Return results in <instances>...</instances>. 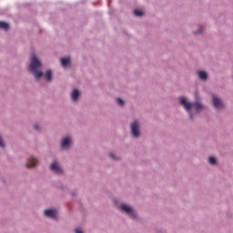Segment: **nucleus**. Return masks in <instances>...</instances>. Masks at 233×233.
<instances>
[{"mask_svg":"<svg viewBox=\"0 0 233 233\" xmlns=\"http://www.w3.org/2000/svg\"><path fill=\"white\" fill-rule=\"evenodd\" d=\"M213 105L215 108H223V102L219 97L213 95Z\"/></svg>","mask_w":233,"mask_h":233,"instance_id":"6","label":"nucleus"},{"mask_svg":"<svg viewBox=\"0 0 233 233\" xmlns=\"http://www.w3.org/2000/svg\"><path fill=\"white\" fill-rule=\"evenodd\" d=\"M35 130H39V126H38V125H35Z\"/></svg>","mask_w":233,"mask_h":233,"instance_id":"21","label":"nucleus"},{"mask_svg":"<svg viewBox=\"0 0 233 233\" xmlns=\"http://www.w3.org/2000/svg\"><path fill=\"white\" fill-rule=\"evenodd\" d=\"M75 232L76 233H83V231L81 229H79V228L75 229Z\"/></svg>","mask_w":233,"mask_h":233,"instance_id":"20","label":"nucleus"},{"mask_svg":"<svg viewBox=\"0 0 233 233\" xmlns=\"http://www.w3.org/2000/svg\"><path fill=\"white\" fill-rule=\"evenodd\" d=\"M70 142H71L70 137H64L61 143L62 148H68V147H70Z\"/></svg>","mask_w":233,"mask_h":233,"instance_id":"8","label":"nucleus"},{"mask_svg":"<svg viewBox=\"0 0 233 233\" xmlns=\"http://www.w3.org/2000/svg\"><path fill=\"white\" fill-rule=\"evenodd\" d=\"M62 66H68L70 65V57H64L60 59Z\"/></svg>","mask_w":233,"mask_h":233,"instance_id":"10","label":"nucleus"},{"mask_svg":"<svg viewBox=\"0 0 233 233\" xmlns=\"http://www.w3.org/2000/svg\"><path fill=\"white\" fill-rule=\"evenodd\" d=\"M198 76L199 79H202L203 81H205V79H207V73L205 71L198 72Z\"/></svg>","mask_w":233,"mask_h":233,"instance_id":"13","label":"nucleus"},{"mask_svg":"<svg viewBox=\"0 0 233 233\" xmlns=\"http://www.w3.org/2000/svg\"><path fill=\"white\" fill-rule=\"evenodd\" d=\"M134 15H137V17H141V15H143V11L141 10H134Z\"/></svg>","mask_w":233,"mask_h":233,"instance_id":"15","label":"nucleus"},{"mask_svg":"<svg viewBox=\"0 0 233 233\" xmlns=\"http://www.w3.org/2000/svg\"><path fill=\"white\" fill-rule=\"evenodd\" d=\"M50 170H52L56 174H63V169H61L57 162H54L50 165Z\"/></svg>","mask_w":233,"mask_h":233,"instance_id":"5","label":"nucleus"},{"mask_svg":"<svg viewBox=\"0 0 233 233\" xmlns=\"http://www.w3.org/2000/svg\"><path fill=\"white\" fill-rule=\"evenodd\" d=\"M46 81H52V71L47 70L46 72Z\"/></svg>","mask_w":233,"mask_h":233,"instance_id":"14","label":"nucleus"},{"mask_svg":"<svg viewBox=\"0 0 233 233\" xmlns=\"http://www.w3.org/2000/svg\"><path fill=\"white\" fill-rule=\"evenodd\" d=\"M179 103L180 105H182V106H184L187 112H190V108H194V110H196L197 112H199V110H203V106L201 105V103L197 102L192 104L190 102H187L185 96L179 98Z\"/></svg>","mask_w":233,"mask_h":233,"instance_id":"2","label":"nucleus"},{"mask_svg":"<svg viewBox=\"0 0 233 233\" xmlns=\"http://www.w3.org/2000/svg\"><path fill=\"white\" fill-rule=\"evenodd\" d=\"M208 162L210 165H216V158L214 157H210Z\"/></svg>","mask_w":233,"mask_h":233,"instance_id":"16","label":"nucleus"},{"mask_svg":"<svg viewBox=\"0 0 233 233\" xmlns=\"http://www.w3.org/2000/svg\"><path fill=\"white\" fill-rule=\"evenodd\" d=\"M131 133L134 137H139V123L137 121L131 124Z\"/></svg>","mask_w":233,"mask_h":233,"instance_id":"4","label":"nucleus"},{"mask_svg":"<svg viewBox=\"0 0 233 233\" xmlns=\"http://www.w3.org/2000/svg\"><path fill=\"white\" fill-rule=\"evenodd\" d=\"M37 165V159L31 157L27 160L26 167L32 168V167H35Z\"/></svg>","mask_w":233,"mask_h":233,"instance_id":"9","label":"nucleus"},{"mask_svg":"<svg viewBox=\"0 0 233 233\" xmlns=\"http://www.w3.org/2000/svg\"><path fill=\"white\" fill-rule=\"evenodd\" d=\"M0 147H2V148H4L5 147V143H3V139L0 137Z\"/></svg>","mask_w":233,"mask_h":233,"instance_id":"18","label":"nucleus"},{"mask_svg":"<svg viewBox=\"0 0 233 233\" xmlns=\"http://www.w3.org/2000/svg\"><path fill=\"white\" fill-rule=\"evenodd\" d=\"M0 28H2V30H8V28H10V25L6 22L0 21Z\"/></svg>","mask_w":233,"mask_h":233,"instance_id":"12","label":"nucleus"},{"mask_svg":"<svg viewBox=\"0 0 233 233\" xmlns=\"http://www.w3.org/2000/svg\"><path fill=\"white\" fill-rule=\"evenodd\" d=\"M195 34H196V35L201 34V30H198V31L195 32Z\"/></svg>","mask_w":233,"mask_h":233,"instance_id":"22","label":"nucleus"},{"mask_svg":"<svg viewBox=\"0 0 233 233\" xmlns=\"http://www.w3.org/2000/svg\"><path fill=\"white\" fill-rule=\"evenodd\" d=\"M109 156H110V158H111V159H117V158L116 157V156H115L113 153H111Z\"/></svg>","mask_w":233,"mask_h":233,"instance_id":"19","label":"nucleus"},{"mask_svg":"<svg viewBox=\"0 0 233 233\" xmlns=\"http://www.w3.org/2000/svg\"><path fill=\"white\" fill-rule=\"evenodd\" d=\"M120 210H122V212H126V214H128L132 219H136L137 218L136 211L127 204H122L120 206Z\"/></svg>","mask_w":233,"mask_h":233,"instance_id":"3","label":"nucleus"},{"mask_svg":"<svg viewBox=\"0 0 233 233\" xmlns=\"http://www.w3.org/2000/svg\"><path fill=\"white\" fill-rule=\"evenodd\" d=\"M41 62L37 59L35 55H32L31 56V65L29 66V70L35 74V79H39V77H43V71H37V68H40Z\"/></svg>","mask_w":233,"mask_h":233,"instance_id":"1","label":"nucleus"},{"mask_svg":"<svg viewBox=\"0 0 233 233\" xmlns=\"http://www.w3.org/2000/svg\"><path fill=\"white\" fill-rule=\"evenodd\" d=\"M71 96H72L73 101H77V97H79V90L77 89L73 90Z\"/></svg>","mask_w":233,"mask_h":233,"instance_id":"11","label":"nucleus"},{"mask_svg":"<svg viewBox=\"0 0 233 233\" xmlns=\"http://www.w3.org/2000/svg\"><path fill=\"white\" fill-rule=\"evenodd\" d=\"M44 214L46 218H52L54 219L57 216V211L55 209H46Z\"/></svg>","mask_w":233,"mask_h":233,"instance_id":"7","label":"nucleus"},{"mask_svg":"<svg viewBox=\"0 0 233 233\" xmlns=\"http://www.w3.org/2000/svg\"><path fill=\"white\" fill-rule=\"evenodd\" d=\"M116 103H117L118 105H120V106H123V105H125V102H124L123 99H121V98H117V99H116Z\"/></svg>","mask_w":233,"mask_h":233,"instance_id":"17","label":"nucleus"},{"mask_svg":"<svg viewBox=\"0 0 233 233\" xmlns=\"http://www.w3.org/2000/svg\"><path fill=\"white\" fill-rule=\"evenodd\" d=\"M190 119H193L192 114L189 115Z\"/></svg>","mask_w":233,"mask_h":233,"instance_id":"23","label":"nucleus"}]
</instances>
